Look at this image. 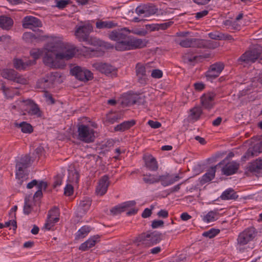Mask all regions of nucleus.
I'll return each mask as SVG.
<instances>
[{
  "mask_svg": "<svg viewBox=\"0 0 262 262\" xmlns=\"http://www.w3.org/2000/svg\"><path fill=\"white\" fill-rule=\"evenodd\" d=\"M77 52L78 50L74 45L64 42L61 37L52 36L43 49H32L30 53L33 60L42 56L43 62L47 66L60 68L64 65L61 64L59 60H69Z\"/></svg>",
  "mask_w": 262,
  "mask_h": 262,
  "instance_id": "obj_1",
  "label": "nucleus"
},
{
  "mask_svg": "<svg viewBox=\"0 0 262 262\" xmlns=\"http://www.w3.org/2000/svg\"><path fill=\"white\" fill-rule=\"evenodd\" d=\"M123 31L130 32L126 28H124L121 30L112 31L108 34V37L116 43L114 45L106 43L105 46L110 49L115 48L118 51L134 50L146 46L148 41L145 39L127 35L123 32Z\"/></svg>",
  "mask_w": 262,
  "mask_h": 262,
  "instance_id": "obj_2",
  "label": "nucleus"
},
{
  "mask_svg": "<svg viewBox=\"0 0 262 262\" xmlns=\"http://www.w3.org/2000/svg\"><path fill=\"white\" fill-rule=\"evenodd\" d=\"M162 234L158 232L143 233L136 238L135 242L138 246L150 247L159 243L162 240Z\"/></svg>",
  "mask_w": 262,
  "mask_h": 262,
  "instance_id": "obj_3",
  "label": "nucleus"
},
{
  "mask_svg": "<svg viewBox=\"0 0 262 262\" xmlns=\"http://www.w3.org/2000/svg\"><path fill=\"white\" fill-rule=\"evenodd\" d=\"M176 41L183 48H205L214 49L217 47L216 43H213L209 40L197 38H186L184 39H177Z\"/></svg>",
  "mask_w": 262,
  "mask_h": 262,
  "instance_id": "obj_4",
  "label": "nucleus"
},
{
  "mask_svg": "<svg viewBox=\"0 0 262 262\" xmlns=\"http://www.w3.org/2000/svg\"><path fill=\"white\" fill-rule=\"evenodd\" d=\"M19 107L26 111L29 115L36 118H40L42 116V112L39 106L31 99H20L16 101Z\"/></svg>",
  "mask_w": 262,
  "mask_h": 262,
  "instance_id": "obj_5",
  "label": "nucleus"
},
{
  "mask_svg": "<svg viewBox=\"0 0 262 262\" xmlns=\"http://www.w3.org/2000/svg\"><path fill=\"white\" fill-rule=\"evenodd\" d=\"M77 132V139L84 143H92L95 139V132L89 125L84 124L79 125Z\"/></svg>",
  "mask_w": 262,
  "mask_h": 262,
  "instance_id": "obj_6",
  "label": "nucleus"
},
{
  "mask_svg": "<svg viewBox=\"0 0 262 262\" xmlns=\"http://www.w3.org/2000/svg\"><path fill=\"white\" fill-rule=\"evenodd\" d=\"M93 29L92 26L89 23L77 25L75 27V35L80 41H86Z\"/></svg>",
  "mask_w": 262,
  "mask_h": 262,
  "instance_id": "obj_7",
  "label": "nucleus"
},
{
  "mask_svg": "<svg viewBox=\"0 0 262 262\" xmlns=\"http://www.w3.org/2000/svg\"><path fill=\"white\" fill-rule=\"evenodd\" d=\"M262 152V137H254L250 140L249 147L247 151V157L257 156Z\"/></svg>",
  "mask_w": 262,
  "mask_h": 262,
  "instance_id": "obj_8",
  "label": "nucleus"
},
{
  "mask_svg": "<svg viewBox=\"0 0 262 262\" xmlns=\"http://www.w3.org/2000/svg\"><path fill=\"white\" fill-rule=\"evenodd\" d=\"M72 75L82 81H88L93 78V74L90 71L80 67H75L71 70Z\"/></svg>",
  "mask_w": 262,
  "mask_h": 262,
  "instance_id": "obj_9",
  "label": "nucleus"
},
{
  "mask_svg": "<svg viewBox=\"0 0 262 262\" xmlns=\"http://www.w3.org/2000/svg\"><path fill=\"white\" fill-rule=\"evenodd\" d=\"M217 166H221L222 165V173L227 176H231L236 172L238 169L239 168V164L235 161H230L225 163V161H223L220 162L217 165Z\"/></svg>",
  "mask_w": 262,
  "mask_h": 262,
  "instance_id": "obj_10",
  "label": "nucleus"
},
{
  "mask_svg": "<svg viewBox=\"0 0 262 262\" xmlns=\"http://www.w3.org/2000/svg\"><path fill=\"white\" fill-rule=\"evenodd\" d=\"M262 51L261 47L258 45H254L252 48L247 52V66L250 65L258 60Z\"/></svg>",
  "mask_w": 262,
  "mask_h": 262,
  "instance_id": "obj_11",
  "label": "nucleus"
},
{
  "mask_svg": "<svg viewBox=\"0 0 262 262\" xmlns=\"http://www.w3.org/2000/svg\"><path fill=\"white\" fill-rule=\"evenodd\" d=\"M30 163V158L26 156L21 158L16 164V177L18 179L23 178L24 177L25 170L29 166Z\"/></svg>",
  "mask_w": 262,
  "mask_h": 262,
  "instance_id": "obj_12",
  "label": "nucleus"
},
{
  "mask_svg": "<svg viewBox=\"0 0 262 262\" xmlns=\"http://www.w3.org/2000/svg\"><path fill=\"white\" fill-rule=\"evenodd\" d=\"M216 94L212 92H209L204 94L201 97V104L203 107L207 110L211 109L215 104L214 98Z\"/></svg>",
  "mask_w": 262,
  "mask_h": 262,
  "instance_id": "obj_13",
  "label": "nucleus"
},
{
  "mask_svg": "<svg viewBox=\"0 0 262 262\" xmlns=\"http://www.w3.org/2000/svg\"><path fill=\"white\" fill-rule=\"evenodd\" d=\"M93 67L96 70L106 76L116 75V69L111 65L102 62H96L93 64Z\"/></svg>",
  "mask_w": 262,
  "mask_h": 262,
  "instance_id": "obj_14",
  "label": "nucleus"
},
{
  "mask_svg": "<svg viewBox=\"0 0 262 262\" xmlns=\"http://www.w3.org/2000/svg\"><path fill=\"white\" fill-rule=\"evenodd\" d=\"M110 185L109 178L107 176L102 177L98 182L96 188V193L98 195H103L106 192Z\"/></svg>",
  "mask_w": 262,
  "mask_h": 262,
  "instance_id": "obj_15",
  "label": "nucleus"
},
{
  "mask_svg": "<svg viewBox=\"0 0 262 262\" xmlns=\"http://www.w3.org/2000/svg\"><path fill=\"white\" fill-rule=\"evenodd\" d=\"M224 68L223 63L219 62H216L210 66L209 70L206 72L207 77L215 78L218 77Z\"/></svg>",
  "mask_w": 262,
  "mask_h": 262,
  "instance_id": "obj_16",
  "label": "nucleus"
},
{
  "mask_svg": "<svg viewBox=\"0 0 262 262\" xmlns=\"http://www.w3.org/2000/svg\"><path fill=\"white\" fill-rule=\"evenodd\" d=\"M41 25L39 19L32 16H26L23 20V26L27 29H33L34 28L41 27Z\"/></svg>",
  "mask_w": 262,
  "mask_h": 262,
  "instance_id": "obj_17",
  "label": "nucleus"
},
{
  "mask_svg": "<svg viewBox=\"0 0 262 262\" xmlns=\"http://www.w3.org/2000/svg\"><path fill=\"white\" fill-rule=\"evenodd\" d=\"M34 64V60H30L26 57L21 59L15 58L13 60L14 67L18 70H25Z\"/></svg>",
  "mask_w": 262,
  "mask_h": 262,
  "instance_id": "obj_18",
  "label": "nucleus"
},
{
  "mask_svg": "<svg viewBox=\"0 0 262 262\" xmlns=\"http://www.w3.org/2000/svg\"><path fill=\"white\" fill-rule=\"evenodd\" d=\"M100 236L99 235L91 236L87 241L80 245L79 249L82 251L89 250L100 241Z\"/></svg>",
  "mask_w": 262,
  "mask_h": 262,
  "instance_id": "obj_19",
  "label": "nucleus"
},
{
  "mask_svg": "<svg viewBox=\"0 0 262 262\" xmlns=\"http://www.w3.org/2000/svg\"><path fill=\"white\" fill-rule=\"evenodd\" d=\"M221 216L218 209L204 212L201 215L202 221L206 223H210L218 220Z\"/></svg>",
  "mask_w": 262,
  "mask_h": 262,
  "instance_id": "obj_20",
  "label": "nucleus"
},
{
  "mask_svg": "<svg viewBox=\"0 0 262 262\" xmlns=\"http://www.w3.org/2000/svg\"><path fill=\"white\" fill-rule=\"evenodd\" d=\"M145 166L148 170L156 171L158 168V164L156 159L151 155H145L143 157Z\"/></svg>",
  "mask_w": 262,
  "mask_h": 262,
  "instance_id": "obj_21",
  "label": "nucleus"
},
{
  "mask_svg": "<svg viewBox=\"0 0 262 262\" xmlns=\"http://www.w3.org/2000/svg\"><path fill=\"white\" fill-rule=\"evenodd\" d=\"M68 183L74 185H77L79 182V174L78 170L74 165H70L68 170Z\"/></svg>",
  "mask_w": 262,
  "mask_h": 262,
  "instance_id": "obj_22",
  "label": "nucleus"
},
{
  "mask_svg": "<svg viewBox=\"0 0 262 262\" xmlns=\"http://www.w3.org/2000/svg\"><path fill=\"white\" fill-rule=\"evenodd\" d=\"M51 88L62 83L64 79V76L60 72H53L47 74Z\"/></svg>",
  "mask_w": 262,
  "mask_h": 262,
  "instance_id": "obj_23",
  "label": "nucleus"
},
{
  "mask_svg": "<svg viewBox=\"0 0 262 262\" xmlns=\"http://www.w3.org/2000/svg\"><path fill=\"white\" fill-rule=\"evenodd\" d=\"M135 204L136 203L134 201L126 202L121 205L114 207L111 210V212L113 215H116L122 212L126 211V208L130 206H134Z\"/></svg>",
  "mask_w": 262,
  "mask_h": 262,
  "instance_id": "obj_24",
  "label": "nucleus"
},
{
  "mask_svg": "<svg viewBox=\"0 0 262 262\" xmlns=\"http://www.w3.org/2000/svg\"><path fill=\"white\" fill-rule=\"evenodd\" d=\"M202 110L200 107L195 106L190 110L188 116V120L190 122H195L199 119Z\"/></svg>",
  "mask_w": 262,
  "mask_h": 262,
  "instance_id": "obj_25",
  "label": "nucleus"
},
{
  "mask_svg": "<svg viewBox=\"0 0 262 262\" xmlns=\"http://www.w3.org/2000/svg\"><path fill=\"white\" fill-rule=\"evenodd\" d=\"M217 167V165H216V166L211 167L208 169L207 172L202 176L201 178V182L203 183L210 182L214 179Z\"/></svg>",
  "mask_w": 262,
  "mask_h": 262,
  "instance_id": "obj_26",
  "label": "nucleus"
},
{
  "mask_svg": "<svg viewBox=\"0 0 262 262\" xmlns=\"http://www.w3.org/2000/svg\"><path fill=\"white\" fill-rule=\"evenodd\" d=\"M118 26V24L114 21L99 20L96 23V27L99 29H112Z\"/></svg>",
  "mask_w": 262,
  "mask_h": 262,
  "instance_id": "obj_27",
  "label": "nucleus"
},
{
  "mask_svg": "<svg viewBox=\"0 0 262 262\" xmlns=\"http://www.w3.org/2000/svg\"><path fill=\"white\" fill-rule=\"evenodd\" d=\"M143 181L148 184H153L157 183L160 181V176L151 173H146L143 174Z\"/></svg>",
  "mask_w": 262,
  "mask_h": 262,
  "instance_id": "obj_28",
  "label": "nucleus"
},
{
  "mask_svg": "<svg viewBox=\"0 0 262 262\" xmlns=\"http://www.w3.org/2000/svg\"><path fill=\"white\" fill-rule=\"evenodd\" d=\"M160 181L162 185L167 186L170 185L175 182L178 181L180 179L178 176H176L172 178L169 176H160Z\"/></svg>",
  "mask_w": 262,
  "mask_h": 262,
  "instance_id": "obj_29",
  "label": "nucleus"
},
{
  "mask_svg": "<svg viewBox=\"0 0 262 262\" xmlns=\"http://www.w3.org/2000/svg\"><path fill=\"white\" fill-rule=\"evenodd\" d=\"M91 205V201L89 198H85L80 201L78 205L79 211L82 213H85Z\"/></svg>",
  "mask_w": 262,
  "mask_h": 262,
  "instance_id": "obj_30",
  "label": "nucleus"
},
{
  "mask_svg": "<svg viewBox=\"0 0 262 262\" xmlns=\"http://www.w3.org/2000/svg\"><path fill=\"white\" fill-rule=\"evenodd\" d=\"M13 20L9 17L0 16V26L3 29L9 30L13 25Z\"/></svg>",
  "mask_w": 262,
  "mask_h": 262,
  "instance_id": "obj_31",
  "label": "nucleus"
},
{
  "mask_svg": "<svg viewBox=\"0 0 262 262\" xmlns=\"http://www.w3.org/2000/svg\"><path fill=\"white\" fill-rule=\"evenodd\" d=\"M135 121L134 120L124 121L117 125L115 127V129L116 131H124L134 126L135 124Z\"/></svg>",
  "mask_w": 262,
  "mask_h": 262,
  "instance_id": "obj_32",
  "label": "nucleus"
},
{
  "mask_svg": "<svg viewBox=\"0 0 262 262\" xmlns=\"http://www.w3.org/2000/svg\"><path fill=\"white\" fill-rule=\"evenodd\" d=\"M91 231V228L89 226H84L80 228L75 234V239H79L83 238L86 237Z\"/></svg>",
  "mask_w": 262,
  "mask_h": 262,
  "instance_id": "obj_33",
  "label": "nucleus"
},
{
  "mask_svg": "<svg viewBox=\"0 0 262 262\" xmlns=\"http://www.w3.org/2000/svg\"><path fill=\"white\" fill-rule=\"evenodd\" d=\"M16 73L17 72L13 69H5L2 71L1 75L3 78L13 81V79H15L14 78L16 75Z\"/></svg>",
  "mask_w": 262,
  "mask_h": 262,
  "instance_id": "obj_34",
  "label": "nucleus"
},
{
  "mask_svg": "<svg viewBox=\"0 0 262 262\" xmlns=\"http://www.w3.org/2000/svg\"><path fill=\"white\" fill-rule=\"evenodd\" d=\"M237 241V249L240 251H244L246 247V233L245 231H243L239 235Z\"/></svg>",
  "mask_w": 262,
  "mask_h": 262,
  "instance_id": "obj_35",
  "label": "nucleus"
},
{
  "mask_svg": "<svg viewBox=\"0 0 262 262\" xmlns=\"http://www.w3.org/2000/svg\"><path fill=\"white\" fill-rule=\"evenodd\" d=\"M15 126L20 128L23 133L30 134L33 132V127L30 124L26 122H22L20 123H15Z\"/></svg>",
  "mask_w": 262,
  "mask_h": 262,
  "instance_id": "obj_36",
  "label": "nucleus"
},
{
  "mask_svg": "<svg viewBox=\"0 0 262 262\" xmlns=\"http://www.w3.org/2000/svg\"><path fill=\"white\" fill-rule=\"evenodd\" d=\"M237 196L233 189H228L223 192L221 195V198L222 200H228L235 199Z\"/></svg>",
  "mask_w": 262,
  "mask_h": 262,
  "instance_id": "obj_37",
  "label": "nucleus"
},
{
  "mask_svg": "<svg viewBox=\"0 0 262 262\" xmlns=\"http://www.w3.org/2000/svg\"><path fill=\"white\" fill-rule=\"evenodd\" d=\"M48 75L39 79L37 82V86L41 89H47L51 88Z\"/></svg>",
  "mask_w": 262,
  "mask_h": 262,
  "instance_id": "obj_38",
  "label": "nucleus"
},
{
  "mask_svg": "<svg viewBox=\"0 0 262 262\" xmlns=\"http://www.w3.org/2000/svg\"><path fill=\"white\" fill-rule=\"evenodd\" d=\"M262 169V160H256L255 162L251 163L249 166V170L253 172H258Z\"/></svg>",
  "mask_w": 262,
  "mask_h": 262,
  "instance_id": "obj_39",
  "label": "nucleus"
},
{
  "mask_svg": "<svg viewBox=\"0 0 262 262\" xmlns=\"http://www.w3.org/2000/svg\"><path fill=\"white\" fill-rule=\"evenodd\" d=\"M59 210L57 208H54L51 209L48 215V217L51 219L52 220H54L55 222H58L59 221Z\"/></svg>",
  "mask_w": 262,
  "mask_h": 262,
  "instance_id": "obj_40",
  "label": "nucleus"
},
{
  "mask_svg": "<svg viewBox=\"0 0 262 262\" xmlns=\"http://www.w3.org/2000/svg\"><path fill=\"white\" fill-rule=\"evenodd\" d=\"M3 90L6 97L8 98H11L14 95H18V91L15 89L6 88L5 86L3 87Z\"/></svg>",
  "mask_w": 262,
  "mask_h": 262,
  "instance_id": "obj_41",
  "label": "nucleus"
},
{
  "mask_svg": "<svg viewBox=\"0 0 262 262\" xmlns=\"http://www.w3.org/2000/svg\"><path fill=\"white\" fill-rule=\"evenodd\" d=\"M257 233L256 229L254 227H251L249 228L247 230V242L254 238L257 235Z\"/></svg>",
  "mask_w": 262,
  "mask_h": 262,
  "instance_id": "obj_42",
  "label": "nucleus"
},
{
  "mask_svg": "<svg viewBox=\"0 0 262 262\" xmlns=\"http://www.w3.org/2000/svg\"><path fill=\"white\" fill-rule=\"evenodd\" d=\"M219 232V229L211 228L209 230L204 232L203 233V235L205 237L211 238L217 235Z\"/></svg>",
  "mask_w": 262,
  "mask_h": 262,
  "instance_id": "obj_43",
  "label": "nucleus"
},
{
  "mask_svg": "<svg viewBox=\"0 0 262 262\" xmlns=\"http://www.w3.org/2000/svg\"><path fill=\"white\" fill-rule=\"evenodd\" d=\"M15 77V79H13V81L22 84H26L28 83V79L25 77H24L23 75H21L19 74H18L17 72L16 73V75Z\"/></svg>",
  "mask_w": 262,
  "mask_h": 262,
  "instance_id": "obj_44",
  "label": "nucleus"
},
{
  "mask_svg": "<svg viewBox=\"0 0 262 262\" xmlns=\"http://www.w3.org/2000/svg\"><path fill=\"white\" fill-rule=\"evenodd\" d=\"M32 203L27 198H25V205L24 206V212L26 214H29L32 211Z\"/></svg>",
  "mask_w": 262,
  "mask_h": 262,
  "instance_id": "obj_45",
  "label": "nucleus"
},
{
  "mask_svg": "<svg viewBox=\"0 0 262 262\" xmlns=\"http://www.w3.org/2000/svg\"><path fill=\"white\" fill-rule=\"evenodd\" d=\"M158 12V9L155 7H145V17L155 14Z\"/></svg>",
  "mask_w": 262,
  "mask_h": 262,
  "instance_id": "obj_46",
  "label": "nucleus"
},
{
  "mask_svg": "<svg viewBox=\"0 0 262 262\" xmlns=\"http://www.w3.org/2000/svg\"><path fill=\"white\" fill-rule=\"evenodd\" d=\"M136 75L146 74L145 67L142 64L138 63L136 67Z\"/></svg>",
  "mask_w": 262,
  "mask_h": 262,
  "instance_id": "obj_47",
  "label": "nucleus"
},
{
  "mask_svg": "<svg viewBox=\"0 0 262 262\" xmlns=\"http://www.w3.org/2000/svg\"><path fill=\"white\" fill-rule=\"evenodd\" d=\"M119 117L118 115L115 114L110 113L106 116V121L111 123H114L115 121H117Z\"/></svg>",
  "mask_w": 262,
  "mask_h": 262,
  "instance_id": "obj_48",
  "label": "nucleus"
},
{
  "mask_svg": "<svg viewBox=\"0 0 262 262\" xmlns=\"http://www.w3.org/2000/svg\"><path fill=\"white\" fill-rule=\"evenodd\" d=\"M23 38L26 41H32L33 39L36 38L34 34L31 32H25L23 34Z\"/></svg>",
  "mask_w": 262,
  "mask_h": 262,
  "instance_id": "obj_49",
  "label": "nucleus"
},
{
  "mask_svg": "<svg viewBox=\"0 0 262 262\" xmlns=\"http://www.w3.org/2000/svg\"><path fill=\"white\" fill-rule=\"evenodd\" d=\"M138 81L142 84H145L148 81L147 76L146 74L136 75Z\"/></svg>",
  "mask_w": 262,
  "mask_h": 262,
  "instance_id": "obj_50",
  "label": "nucleus"
},
{
  "mask_svg": "<svg viewBox=\"0 0 262 262\" xmlns=\"http://www.w3.org/2000/svg\"><path fill=\"white\" fill-rule=\"evenodd\" d=\"M73 184L69 183L64 188V194L67 196H70L73 193Z\"/></svg>",
  "mask_w": 262,
  "mask_h": 262,
  "instance_id": "obj_51",
  "label": "nucleus"
},
{
  "mask_svg": "<svg viewBox=\"0 0 262 262\" xmlns=\"http://www.w3.org/2000/svg\"><path fill=\"white\" fill-rule=\"evenodd\" d=\"M163 76V73L162 71L158 70V69H155L151 71V76L156 79H159L162 77Z\"/></svg>",
  "mask_w": 262,
  "mask_h": 262,
  "instance_id": "obj_52",
  "label": "nucleus"
},
{
  "mask_svg": "<svg viewBox=\"0 0 262 262\" xmlns=\"http://www.w3.org/2000/svg\"><path fill=\"white\" fill-rule=\"evenodd\" d=\"M57 222H55L54 220H52L51 219L48 217L46 223L44 225V227L46 229L49 230L52 229V228L54 226L55 223Z\"/></svg>",
  "mask_w": 262,
  "mask_h": 262,
  "instance_id": "obj_53",
  "label": "nucleus"
},
{
  "mask_svg": "<svg viewBox=\"0 0 262 262\" xmlns=\"http://www.w3.org/2000/svg\"><path fill=\"white\" fill-rule=\"evenodd\" d=\"M222 33L219 32H210L208 34L209 37L215 40H222Z\"/></svg>",
  "mask_w": 262,
  "mask_h": 262,
  "instance_id": "obj_54",
  "label": "nucleus"
},
{
  "mask_svg": "<svg viewBox=\"0 0 262 262\" xmlns=\"http://www.w3.org/2000/svg\"><path fill=\"white\" fill-rule=\"evenodd\" d=\"M173 24V21H168L167 23L158 24V27L159 30H164L169 27H170Z\"/></svg>",
  "mask_w": 262,
  "mask_h": 262,
  "instance_id": "obj_55",
  "label": "nucleus"
},
{
  "mask_svg": "<svg viewBox=\"0 0 262 262\" xmlns=\"http://www.w3.org/2000/svg\"><path fill=\"white\" fill-rule=\"evenodd\" d=\"M69 4V1L67 0H60L57 1L56 6L59 9H63L65 8Z\"/></svg>",
  "mask_w": 262,
  "mask_h": 262,
  "instance_id": "obj_56",
  "label": "nucleus"
},
{
  "mask_svg": "<svg viewBox=\"0 0 262 262\" xmlns=\"http://www.w3.org/2000/svg\"><path fill=\"white\" fill-rule=\"evenodd\" d=\"M135 12L139 16H143L145 17V7L139 6L137 7L135 10Z\"/></svg>",
  "mask_w": 262,
  "mask_h": 262,
  "instance_id": "obj_57",
  "label": "nucleus"
},
{
  "mask_svg": "<svg viewBox=\"0 0 262 262\" xmlns=\"http://www.w3.org/2000/svg\"><path fill=\"white\" fill-rule=\"evenodd\" d=\"M209 13V11L207 10L197 12L195 14V17L196 19H200V18L206 16Z\"/></svg>",
  "mask_w": 262,
  "mask_h": 262,
  "instance_id": "obj_58",
  "label": "nucleus"
},
{
  "mask_svg": "<svg viewBox=\"0 0 262 262\" xmlns=\"http://www.w3.org/2000/svg\"><path fill=\"white\" fill-rule=\"evenodd\" d=\"M146 29L150 31H158V24H147L145 25Z\"/></svg>",
  "mask_w": 262,
  "mask_h": 262,
  "instance_id": "obj_59",
  "label": "nucleus"
},
{
  "mask_svg": "<svg viewBox=\"0 0 262 262\" xmlns=\"http://www.w3.org/2000/svg\"><path fill=\"white\" fill-rule=\"evenodd\" d=\"M148 124L153 128H158L161 126V124L158 121H154L152 120H149Z\"/></svg>",
  "mask_w": 262,
  "mask_h": 262,
  "instance_id": "obj_60",
  "label": "nucleus"
},
{
  "mask_svg": "<svg viewBox=\"0 0 262 262\" xmlns=\"http://www.w3.org/2000/svg\"><path fill=\"white\" fill-rule=\"evenodd\" d=\"M163 224L164 222L161 220H154L152 222L151 226L152 228H157L159 227L163 226Z\"/></svg>",
  "mask_w": 262,
  "mask_h": 262,
  "instance_id": "obj_61",
  "label": "nucleus"
},
{
  "mask_svg": "<svg viewBox=\"0 0 262 262\" xmlns=\"http://www.w3.org/2000/svg\"><path fill=\"white\" fill-rule=\"evenodd\" d=\"M194 87L195 90L201 91L205 88V85L202 82H196L194 84Z\"/></svg>",
  "mask_w": 262,
  "mask_h": 262,
  "instance_id": "obj_62",
  "label": "nucleus"
},
{
  "mask_svg": "<svg viewBox=\"0 0 262 262\" xmlns=\"http://www.w3.org/2000/svg\"><path fill=\"white\" fill-rule=\"evenodd\" d=\"M4 225H5V227H8L10 225H12L13 227L14 230L17 227L16 222L15 220H10V221H9L8 222H6L4 224Z\"/></svg>",
  "mask_w": 262,
  "mask_h": 262,
  "instance_id": "obj_63",
  "label": "nucleus"
},
{
  "mask_svg": "<svg viewBox=\"0 0 262 262\" xmlns=\"http://www.w3.org/2000/svg\"><path fill=\"white\" fill-rule=\"evenodd\" d=\"M37 187L38 190L46 189L47 187V183L43 181H40L39 183H37Z\"/></svg>",
  "mask_w": 262,
  "mask_h": 262,
  "instance_id": "obj_64",
  "label": "nucleus"
}]
</instances>
